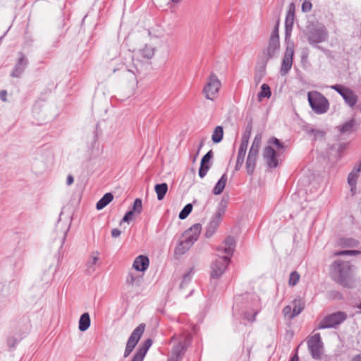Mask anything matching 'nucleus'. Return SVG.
<instances>
[{
	"label": "nucleus",
	"instance_id": "48",
	"mask_svg": "<svg viewBox=\"0 0 361 361\" xmlns=\"http://www.w3.org/2000/svg\"><path fill=\"white\" fill-rule=\"evenodd\" d=\"M7 345L10 348H14L16 347V345H17V343H18V340L15 338L14 336H10L7 338Z\"/></svg>",
	"mask_w": 361,
	"mask_h": 361
},
{
	"label": "nucleus",
	"instance_id": "17",
	"mask_svg": "<svg viewBox=\"0 0 361 361\" xmlns=\"http://www.w3.org/2000/svg\"><path fill=\"white\" fill-rule=\"evenodd\" d=\"M258 154L249 152L246 161V171L249 175H252L256 166V161L257 159Z\"/></svg>",
	"mask_w": 361,
	"mask_h": 361
},
{
	"label": "nucleus",
	"instance_id": "32",
	"mask_svg": "<svg viewBox=\"0 0 361 361\" xmlns=\"http://www.w3.org/2000/svg\"><path fill=\"white\" fill-rule=\"evenodd\" d=\"M262 136L261 133H258L255 135L249 152L259 154V150L262 142Z\"/></svg>",
	"mask_w": 361,
	"mask_h": 361
},
{
	"label": "nucleus",
	"instance_id": "53",
	"mask_svg": "<svg viewBox=\"0 0 361 361\" xmlns=\"http://www.w3.org/2000/svg\"><path fill=\"white\" fill-rule=\"evenodd\" d=\"M74 181V178H73V176L72 175H68L67 176V180H66V184L67 185H71L73 184Z\"/></svg>",
	"mask_w": 361,
	"mask_h": 361
},
{
	"label": "nucleus",
	"instance_id": "2",
	"mask_svg": "<svg viewBox=\"0 0 361 361\" xmlns=\"http://www.w3.org/2000/svg\"><path fill=\"white\" fill-rule=\"evenodd\" d=\"M332 279L344 287H351V265L349 262L336 260L331 265Z\"/></svg>",
	"mask_w": 361,
	"mask_h": 361
},
{
	"label": "nucleus",
	"instance_id": "1",
	"mask_svg": "<svg viewBox=\"0 0 361 361\" xmlns=\"http://www.w3.org/2000/svg\"><path fill=\"white\" fill-rule=\"evenodd\" d=\"M235 247V241L231 236L225 238L217 249V258L211 264V277L219 279L226 271Z\"/></svg>",
	"mask_w": 361,
	"mask_h": 361
},
{
	"label": "nucleus",
	"instance_id": "21",
	"mask_svg": "<svg viewBox=\"0 0 361 361\" xmlns=\"http://www.w3.org/2000/svg\"><path fill=\"white\" fill-rule=\"evenodd\" d=\"M247 147L240 145L235 170L238 171L243 164Z\"/></svg>",
	"mask_w": 361,
	"mask_h": 361
},
{
	"label": "nucleus",
	"instance_id": "14",
	"mask_svg": "<svg viewBox=\"0 0 361 361\" xmlns=\"http://www.w3.org/2000/svg\"><path fill=\"white\" fill-rule=\"evenodd\" d=\"M118 69L114 68L113 73H116ZM119 70L121 71V77L124 81H126L131 87H135L137 85L136 73L126 67H123Z\"/></svg>",
	"mask_w": 361,
	"mask_h": 361
},
{
	"label": "nucleus",
	"instance_id": "11",
	"mask_svg": "<svg viewBox=\"0 0 361 361\" xmlns=\"http://www.w3.org/2000/svg\"><path fill=\"white\" fill-rule=\"evenodd\" d=\"M145 328V325L144 324H140L135 329L133 330L126 343V347L124 352L125 357H127L133 350L134 348L143 334Z\"/></svg>",
	"mask_w": 361,
	"mask_h": 361
},
{
	"label": "nucleus",
	"instance_id": "33",
	"mask_svg": "<svg viewBox=\"0 0 361 361\" xmlns=\"http://www.w3.org/2000/svg\"><path fill=\"white\" fill-rule=\"evenodd\" d=\"M152 344V341L150 338H148L145 341V342L142 343L141 346H140L139 349L137 350L136 354L142 357V358L145 357V354L147 353V350L150 348V346Z\"/></svg>",
	"mask_w": 361,
	"mask_h": 361
},
{
	"label": "nucleus",
	"instance_id": "30",
	"mask_svg": "<svg viewBox=\"0 0 361 361\" xmlns=\"http://www.w3.org/2000/svg\"><path fill=\"white\" fill-rule=\"evenodd\" d=\"M192 246V245L183 239L180 241L178 245L175 248V253L176 255H182L185 254L189 249Z\"/></svg>",
	"mask_w": 361,
	"mask_h": 361
},
{
	"label": "nucleus",
	"instance_id": "37",
	"mask_svg": "<svg viewBox=\"0 0 361 361\" xmlns=\"http://www.w3.org/2000/svg\"><path fill=\"white\" fill-rule=\"evenodd\" d=\"M192 205L191 204H187L179 213V219L182 220L185 219L192 212Z\"/></svg>",
	"mask_w": 361,
	"mask_h": 361
},
{
	"label": "nucleus",
	"instance_id": "38",
	"mask_svg": "<svg viewBox=\"0 0 361 361\" xmlns=\"http://www.w3.org/2000/svg\"><path fill=\"white\" fill-rule=\"evenodd\" d=\"M300 280V274L297 271H292L288 279V285L290 286H295Z\"/></svg>",
	"mask_w": 361,
	"mask_h": 361
},
{
	"label": "nucleus",
	"instance_id": "36",
	"mask_svg": "<svg viewBox=\"0 0 361 361\" xmlns=\"http://www.w3.org/2000/svg\"><path fill=\"white\" fill-rule=\"evenodd\" d=\"M271 90L270 87L267 84H262L261 86V91L258 93V97L259 99L263 98V97H267L269 98L271 96Z\"/></svg>",
	"mask_w": 361,
	"mask_h": 361
},
{
	"label": "nucleus",
	"instance_id": "58",
	"mask_svg": "<svg viewBox=\"0 0 361 361\" xmlns=\"http://www.w3.org/2000/svg\"><path fill=\"white\" fill-rule=\"evenodd\" d=\"M290 11H295V5L293 3H291L289 6V10L288 12H290Z\"/></svg>",
	"mask_w": 361,
	"mask_h": 361
},
{
	"label": "nucleus",
	"instance_id": "42",
	"mask_svg": "<svg viewBox=\"0 0 361 361\" xmlns=\"http://www.w3.org/2000/svg\"><path fill=\"white\" fill-rule=\"evenodd\" d=\"M269 145H274L278 149V150L283 149V144L276 137H273L268 140Z\"/></svg>",
	"mask_w": 361,
	"mask_h": 361
},
{
	"label": "nucleus",
	"instance_id": "39",
	"mask_svg": "<svg viewBox=\"0 0 361 361\" xmlns=\"http://www.w3.org/2000/svg\"><path fill=\"white\" fill-rule=\"evenodd\" d=\"M308 134H310V135H312L314 137V139H322L324 137V135H325V133L322 130H317V129H314V128H311L310 130H308Z\"/></svg>",
	"mask_w": 361,
	"mask_h": 361
},
{
	"label": "nucleus",
	"instance_id": "28",
	"mask_svg": "<svg viewBox=\"0 0 361 361\" xmlns=\"http://www.w3.org/2000/svg\"><path fill=\"white\" fill-rule=\"evenodd\" d=\"M90 314L87 312L83 313L80 317L78 328H79L80 331H85L90 327Z\"/></svg>",
	"mask_w": 361,
	"mask_h": 361
},
{
	"label": "nucleus",
	"instance_id": "40",
	"mask_svg": "<svg viewBox=\"0 0 361 361\" xmlns=\"http://www.w3.org/2000/svg\"><path fill=\"white\" fill-rule=\"evenodd\" d=\"M142 200L139 198L135 200L133 205V209L130 210L133 214H140L142 212Z\"/></svg>",
	"mask_w": 361,
	"mask_h": 361
},
{
	"label": "nucleus",
	"instance_id": "22",
	"mask_svg": "<svg viewBox=\"0 0 361 361\" xmlns=\"http://www.w3.org/2000/svg\"><path fill=\"white\" fill-rule=\"evenodd\" d=\"M227 180V175L226 173L223 174L219 181L216 183L213 189V193L216 195L221 194L226 187Z\"/></svg>",
	"mask_w": 361,
	"mask_h": 361
},
{
	"label": "nucleus",
	"instance_id": "49",
	"mask_svg": "<svg viewBox=\"0 0 361 361\" xmlns=\"http://www.w3.org/2000/svg\"><path fill=\"white\" fill-rule=\"evenodd\" d=\"M133 214H134L130 210L128 212L122 219L120 224H121L122 222H129L133 219Z\"/></svg>",
	"mask_w": 361,
	"mask_h": 361
},
{
	"label": "nucleus",
	"instance_id": "10",
	"mask_svg": "<svg viewBox=\"0 0 361 361\" xmlns=\"http://www.w3.org/2000/svg\"><path fill=\"white\" fill-rule=\"evenodd\" d=\"M294 55V44L293 42L286 41V49L282 60L280 73L282 75H286L293 65Z\"/></svg>",
	"mask_w": 361,
	"mask_h": 361
},
{
	"label": "nucleus",
	"instance_id": "63",
	"mask_svg": "<svg viewBox=\"0 0 361 361\" xmlns=\"http://www.w3.org/2000/svg\"><path fill=\"white\" fill-rule=\"evenodd\" d=\"M68 229H67V230L66 231V232H65V234H64V236H63V240H64V239H65V238H66V233H68Z\"/></svg>",
	"mask_w": 361,
	"mask_h": 361
},
{
	"label": "nucleus",
	"instance_id": "47",
	"mask_svg": "<svg viewBox=\"0 0 361 361\" xmlns=\"http://www.w3.org/2000/svg\"><path fill=\"white\" fill-rule=\"evenodd\" d=\"M312 7V4L310 0H305L302 4V11L305 13L309 12L311 11Z\"/></svg>",
	"mask_w": 361,
	"mask_h": 361
},
{
	"label": "nucleus",
	"instance_id": "46",
	"mask_svg": "<svg viewBox=\"0 0 361 361\" xmlns=\"http://www.w3.org/2000/svg\"><path fill=\"white\" fill-rule=\"evenodd\" d=\"M260 309L259 307L257 306L252 311H253V313H252V315L250 316V314L248 312H246L245 314V318L250 321V322H254L255 320V317L256 315L258 314V312H259Z\"/></svg>",
	"mask_w": 361,
	"mask_h": 361
},
{
	"label": "nucleus",
	"instance_id": "60",
	"mask_svg": "<svg viewBox=\"0 0 361 361\" xmlns=\"http://www.w3.org/2000/svg\"><path fill=\"white\" fill-rule=\"evenodd\" d=\"M172 3L173 4H178L180 3L182 0H170Z\"/></svg>",
	"mask_w": 361,
	"mask_h": 361
},
{
	"label": "nucleus",
	"instance_id": "20",
	"mask_svg": "<svg viewBox=\"0 0 361 361\" xmlns=\"http://www.w3.org/2000/svg\"><path fill=\"white\" fill-rule=\"evenodd\" d=\"M139 55L145 59H151L154 56L155 48L152 45L145 44L138 51Z\"/></svg>",
	"mask_w": 361,
	"mask_h": 361
},
{
	"label": "nucleus",
	"instance_id": "51",
	"mask_svg": "<svg viewBox=\"0 0 361 361\" xmlns=\"http://www.w3.org/2000/svg\"><path fill=\"white\" fill-rule=\"evenodd\" d=\"M275 38L277 40H279V28L278 26H276L272 31V33L271 35L270 39Z\"/></svg>",
	"mask_w": 361,
	"mask_h": 361
},
{
	"label": "nucleus",
	"instance_id": "16",
	"mask_svg": "<svg viewBox=\"0 0 361 361\" xmlns=\"http://www.w3.org/2000/svg\"><path fill=\"white\" fill-rule=\"evenodd\" d=\"M149 259L145 255H140L137 257L133 264V267L140 271H145L149 267Z\"/></svg>",
	"mask_w": 361,
	"mask_h": 361
},
{
	"label": "nucleus",
	"instance_id": "18",
	"mask_svg": "<svg viewBox=\"0 0 361 361\" xmlns=\"http://www.w3.org/2000/svg\"><path fill=\"white\" fill-rule=\"evenodd\" d=\"M202 231V225L195 224L184 232V236H189L190 239L196 242Z\"/></svg>",
	"mask_w": 361,
	"mask_h": 361
},
{
	"label": "nucleus",
	"instance_id": "24",
	"mask_svg": "<svg viewBox=\"0 0 361 361\" xmlns=\"http://www.w3.org/2000/svg\"><path fill=\"white\" fill-rule=\"evenodd\" d=\"M294 21L293 11L288 12L286 18V41H288Z\"/></svg>",
	"mask_w": 361,
	"mask_h": 361
},
{
	"label": "nucleus",
	"instance_id": "61",
	"mask_svg": "<svg viewBox=\"0 0 361 361\" xmlns=\"http://www.w3.org/2000/svg\"><path fill=\"white\" fill-rule=\"evenodd\" d=\"M203 145H204V141H203V140H202V141H201V142H200V146H199L198 152H199V151H200V149L202 147Z\"/></svg>",
	"mask_w": 361,
	"mask_h": 361
},
{
	"label": "nucleus",
	"instance_id": "27",
	"mask_svg": "<svg viewBox=\"0 0 361 361\" xmlns=\"http://www.w3.org/2000/svg\"><path fill=\"white\" fill-rule=\"evenodd\" d=\"M114 199V196L111 192L106 193L97 203L96 208L98 210L104 209Z\"/></svg>",
	"mask_w": 361,
	"mask_h": 361
},
{
	"label": "nucleus",
	"instance_id": "15",
	"mask_svg": "<svg viewBox=\"0 0 361 361\" xmlns=\"http://www.w3.org/2000/svg\"><path fill=\"white\" fill-rule=\"evenodd\" d=\"M212 157L213 152L212 150H210L202 158L200 167L199 169V176L201 178H204L209 171L210 168L209 161Z\"/></svg>",
	"mask_w": 361,
	"mask_h": 361
},
{
	"label": "nucleus",
	"instance_id": "13",
	"mask_svg": "<svg viewBox=\"0 0 361 361\" xmlns=\"http://www.w3.org/2000/svg\"><path fill=\"white\" fill-rule=\"evenodd\" d=\"M277 153L271 147V146H267L263 150V157L265 159L267 165L270 168H276L279 163L276 158Z\"/></svg>",
	"mask_w": 361,
	"mask_h": 361
},
{
	"label": "nucleus",
	"instance_id": "19",
	"mask_svg": "<svg viewBox=\"0 0 361 361\" xmlns=\"http://www.w3.org/2000/svg\"><path fill=\"white\" fill-rule=\"evenodd\" d=\"M98 260L99 252L97 251L92 252L86 264V271L89 275H91L95 271L94 265L97 264Z\"/></svg>",
	"mask_w": 361,
	"mask_h": 361
},
{
	"label": "nucleus",
	"instance_id": "34",
	"mask_svg": "<svg viewBox=\"0 0 361 361\" xmlns=\"http://www.w3.org/2000/svg\"><path fill=\"white\" fill-rule=\"evenodd\" d=\"M252 123H250L247 124V126H246L245 130L242 135L241 142H240L241 145L247 147L248 142H249V139H250V135L252 133Z\"/></svg>",
	"mask_w": 361,
	"mask_h": 361
},
{
	"label": "nucleus",
	"instance_id": "12",
	"mask_svg": "<svg viewBox=\"0 0 361 361\" xmlns=\"http://www.w3.org/2000/svg\"><path fill=\"white\" fill-rule=\"evenodd\" d=\"M18 56V58L11 73V76L13 78H20L28 65V59L23 52L19 51Z\"/></svg>",
	"mask_w": 361,
	"mask_h": 361
},
{
	"label": "nucleus",
	"instance_id": "4",
	"mask_svg": "<svg viewBox=\"0 0 361 361\" xmlns=\"http://www.w3.org/2000/svg\"><path fill=\"white\" fill-rule=\"evenodd\" d=\"M279 40H277L275 38L269 39L267 51H264L262 55L259 56L257 66L260 69V73H257L255 76V80H256L257 83L260 81L262 77L264 75L267 61L270 59L274 58L277 55L279 51Z\"/></svg>",
	"mask_w": 361,
	"mask_h": 361
},
{
	"label": "nucleus",
	"instance_id": "31",
	"mask_svg": "<svg viewBox=\"0 0 361 361\" xmlns=\"http://www.w3.org/2000/svg\"><path fill=\"white\" fill-rule=\"evenodd\" d=\"M154 190L157 195V199L162 200L168 191V185L166 183L157 184Z\"/></svg>",
	"mask_w": 361,
	"mask_h": 361
},
{
	"label": "nucleus",
	"instance_id": "26",
	"mask_svg": "<svg viewBox=\"0 0 361 361\" xmlns=\"http://www.w3.org/2000/svg\"><path fill=\"white\" fill-rule=\"evenodd\" d=\"M342 97L350 107H353L357 102V95L350 89H348Z\"/></svg>",
	"mask_w": 361,
	"mask_h": 361
},
{
	"label": "nucleus",
	"instance_id": "54",
	"mask_svg": "<svg viewBox=\"0 0 361 361\" xmlns=\"http://www.w3.org/2000/svg\"><path fill=\"white\" fill-rule=\"evenodd\" d=\"M6 94L7 92L6 90H1L0 92V98L2 101L5 102L6 100Z\"/></svg>",
	"mask_w": 361,
	"mask_h": 361
},
{
	"label": "nucleus",
	"instance_id": "9",
	"mask_svg": "<svg viewBox=\"0 0 361 361\" xmlns=\"http://www.w3.org/2000/svg\"><path fill=\"white\" fill-rule=\"evenodd\" d=\"M308 350L312 357L315 360H319L323 353V343L320 334H315L311 336L307 341Z\"/></svg>",
	"mask_w": 361,
	"mask_h": 361
},
{
	"label": "nucleus",
	"instance_id": "50",
	"mask_svg": "<svg viewBox=\"0 0 361 361\" xmlns=\"http://www.w3.org/2000/svg\"><path fill=\"white\" fill-rule=\"evenodd\" d=\"M137 279V277L134 276L133 274H129L126 279V283L129 285L134 286Z\"/></svg>",
	"mask_w": 361,
	"mask_h": 361
},
{
	"label": "nucleus",
	"instance_id": "45",
	"mask_svg": "<svg viewBox=\"0 0 361 361\" xmlns=\"http://www.w3.org/2000/svg\"><path fill=\"white\" fill-rule=\"evenodd\" d=\"M360 253L358 250H343L341 252H336L334 254V256H340V255H357Z\"/></svg>",
	"mask_w": 361,
	"mask_h": 361
},
{
	"label": "nucleus",
	"instance_id": "52",
	"mask_svg": "<svg viewBox=\"0 0 361 361\" xmlns=\"http://www.w3.org/2000/svg\"><path fill=\"white\" fill-rule=\"evenodd\" d=\"M121 232L118 228H113L111 230V236L113 238H118L121 235Z\"/></svg>",
	"mask_w": 361,
	"mask_h": 361
},
{
	"label": "nucleus",
	"instance_id": "44",
	"mask_svg": "<svg viewBox=\"0 0 361 361\" xmlns=\"http://www.w3.org/2000/svg\"><path fill=\"white\" fill-rule=\"evenodd\" d=\"M283 314L284 317L288 319H293L295 317H292L293 314V310L290 305H286L283 309Z\"/></svg>",
	"mask_w": 361,
	"mask_h": 361
},
{
	"label": "nucleus",
	"instance_id": "56",
	"mask_svg": "<svg viewBox=\"0 0 361 361\" xmlns=\"http://www.w3.org/2000/svg\"><path fill=\"white\" fill-rule=\"evenodd\" d=\"M143 359L144 358L135 353L131 361H142Z\"/></svg>",
	"mask_w": 361,
	"mask_h": 361
},
{
	"label": "nucleus",
	"instance_id": "41",
	"mask_svg": "<svg viewBox=\"0 0 361 361\" xmlns=\"http://www.w3.org/2000/svg\"><path fill=\"white\" fill-rule=\"evenodd\" d=\"M332 90L336 91L341 97L348 91L349 89L342 85H334L330 87Z\"/></svg>",
	"mask_w": 361,
	"mask_h": 361
},
{
	"label": "nucleus",
	"instance_id": "35",
	"mask_svg": "<svg viewBox=\"0 0 361 361\" xmlns=\"http://www.w3.org/2000/svg\"><path fill=\"white\" fill-rule=\"evenodd\" d=\"M223 135V128L221 126H216L213 132L212 140L214 143H219L222 140Z\"/></svg>",
	"mask_w": 361,
	"mask_h": 361
},
{
	"label": "nucleus",
	"instance_id": "3",
	"mask_svg": "<svg viewBox=\"0 0 361 361\" xmlns=\"http://www.w3.org/2000/svg\"><path fill=\"white\" fill-rule=\"evenodd\" d=\"M305 35L308 43L320 49L317 44L326 42L329 38V32L326 27L320 23H311L307 27Z\"/></svg>",
	"mask_w": 361,
	"mask_h": 361
},
{
	"label": "nucleus",
	"instance_id": "29",
	"mask_svg": "<svg viewBox=\"0 0 361 361\" xmlns=\"http://www.w3.org/2000/svg\"><path fill=\"white\" fill-rule=\"evenodd\" d=\"M293 314L292 317H296L304 310L305 302L301 298H298L293 301Z\"/></svg>",
	"mask_w": 361,
	"mask_h": 361
},
{
	"label": "nucleus",
	"instance_id": "8",
	"mask_svg": "<svg viewBox=\"0 0 361 361\" xmlns=\"http://www.w3.org/2000/svg\"><path fill=\"white\" fill-rule=\"evenodd\" d=\"M347 315L343 312H337L326 316L319 324L318 329L334 328L343 322Z\"/></svg>",
	"mask_w": 361,
	"mask_h": 361
},
{
	"label": "nucleus",
	"instance_id": "59",
	"mask_svg": "<svg viewBox=\"0 0 361 361\" xmlns=\"http://www.w3.org/2000/svg\"><path fill=\"white\" fill-rule=\"evenodd\" d=\"M290 361H299V357L298 356V354L295 353L290 359Z\"/></svg>",
	"mask_w": 361,
	"mask_h": 361
},
{
	"label": "nucleus",
	"instance_id": "23",
	"mask_svg": "<svg viewBox=\"0 0 361 361\" xmlns=\"http://www.w3.org/2000/svg\"><path fill=\"white\" fill-rule=\"evenodd\" d=\"M185 352V348L181 343H178L172 349V356L169 361H177L181 358Z\"/></svg>",
	"mask_w": 361,
	"mask_h": 361
},
{
	"label": "nucleus",
	"instance_id": "43",
	"mask_svg": "<svg viewBox=\"0 0 361 361\" xmlns=\"http://www.w3.org/2000/svg\"><path fill=\"white\" fill-rule=\"evenodd\" d=\"M192 269H190L188 273L185 274L182 282L180 284V288H183L191 280Z\"/></svg>",
	"mask_w": 361,
	"mask_h": 361
},
{
	"label": "nucleus",
	"instance_id": "5",
	"mask_svg": "<svg viewBox=\"0 0 361 361\" xmlns=\"http://www.w3.org/2000/svg\"><path fill=\"white\" fill-rule=\"evenodd\" d=\"M307 99L312 111L317 114H325L329 109L328 99L317 91L309 92Z\"/></svg>",
	"mask_w": 361,
	"mask_h": 361
},
{
	"label": "nucleus",
	"instance_id": "25",
	"mask_svg": "<svg viewBox=\"0 0 361 361\" xmlns=\"http://www.w3.org/2000/svg\"><path fill=\"white\" fill-rule=\"evenodd\" d=\"M356 121L355 119H350L345 122L340 128V132L341 134L349 135L355 131Z\"/></svg>",
	"mask_w": 361,
	"mask_h": 361
},
{
	"label": "nucleus",
	"instance_id": "55",
	"mask_svg": "<svg viewBox=\"0 0 361 361\" xmlns=\"http://www.w3.org/2000/svg\"><path fill=\"white\" fill-rule=\"evenodd\" d=\"M183 239L190 243H191L192 245H193L195 243V241L192 239H190V238L189 236H184V233L183 234Z\"/></svg>",
	"mask_w": 361,
	"mask_h": 361
},
{
	"label": "nucleus",
	"instance_id": "6",
	"mask_svg": "<svg viewBox=\"0 0 361 361\" xmlns=\"http://www.w3.org/2000/svg\"><path fill=\"white\" fill-rule=\"evenodd\" d=\"M227 207V201L223 198L221 201L219 202L216 211L214 216L212 217L205 232L206 238H209L212 237L214 233L216 231L218 227L219 226L222 217L225 214L226 209Z\"/></svg>",
	"mask_w": 361,
	"mask_h": 361
},
{
	"label": "nucleus",
	"instance_id": "62",
	"mask_svg": "<svg viewBox=\"0 0 361 361\" xmlns=\"http://www.w3.org/2000/svg\"><path fill=\"white\" fill-rule=\"evenodd\" d=\"M116 54H114V56H116L118 54V47H116Z\"/></svg>",
	"mask_w": 361,
	"mask_h": 361
},
{
	"label": "nucleus",
	"instance_id": "7",
	"mask_svg": "<svg viewBox=\"0 0 361 361\" xmlns=\"http://www.w3.org/2000/svg\"><path fill=\"white\" fill-rule=\"evenodd\" d=\"M221 81L214 73H211L207 82L203 88V93L206 99L214 100L221 87Z\"/></svg>",
	"mask_w": 361,
	"mask_h": 361
},
{
	"label": "nucleus",
	"instance_id": "57",
	"mask_svg": "<svg viewBox=\"0 0 361 361\" xmlns=\"http://www.w3.org/2000/svg\"><path fill=\"white\" fill-rule=\"evenodd\" d=\"M351 361H361V354L353 357Z\"/></svg>",
	"mask_w": 361,
	"mask_h": 361
}]
</instances>
